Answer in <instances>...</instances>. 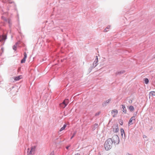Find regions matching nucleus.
Returning a JSON list of instances; mask_svg holds the SVG:
<instances>
[{
  "mask_svg": "<svg viewBox=\"0 0 155 155\" xmlns=\"http://www.w3.org/2000/svg\"><path fill=\"white\" fill-rule=\"evenodd\" d=\"M74 155H80V154L79 153H77L75 154Z\"/></svg>",
  "mask_w": 155,
  "mask_h": 155,
  "instance_id": "nucleus-33",
  "label": "nucleus"
},
{
  "mask_svg": "<svg viewBox=\"0 0 155 155\" xmlns=\"http://www.w3.org/2000/svg\"><path fill=\"white\" fill-rule=\"evenodd\" d=\"M9 3H12V2H9Z\"/></svg>",
  "mask_w": 155,
  "mask_h": 155,
  "instance_id": "nucleus-37",
  "label": "nucleus"
},
{
  "mask_svg": "<svg viewBox=\"0 0 155 155\" xmlns=\"http://www.w3.org/2000/svg\"><path fill=\"white\" fill-rule=\"evenodd\" d=\"M99 155H101L100 154V153H99Z\"/></svg>",
  "mask_w": 155,
  "mask_h": 155,
  "instance_id": "nucleus-36",
  "label": "nucleus"
},
{
  "mask_svg": "<svg viewBox=\"0 0 155 155\" xmlns=\"http://www.w3.org/2000/svg\"><path fill=\"white\" fill-rule=\"evenodd\" d=\"M127 155H130V154L128 153Z\"/></svg>",
  "mask_w": 155,
  "mask_h": 155,
  "instance_id": "nucleus-35",
  "label": "nucleus"
},
{
  "mask_svg": "<svg viewBox=\"0 0 155 155\" xmlns=\"http://www.w3.org/2000/svg\"><path fill=\"white\" fill-rule=\"evenodd\" d=\"M154 58H155V56H154Z\"/></svg>",
  "mask_w": 155,
  "mask_h": 155,
  "instance_id": "nucleus-38",
  "label": "nucleus"
},
{
  "mask_svg": "<svg viewBox=\"0 0 155 155\" xmlns=\"http://www.w3.org/2000/svg\"><path fill=\"white\" fill-rule=\"evenodd\" d=\"M29 148H28V154H29V153H28V152H29Z\"/></svg>",
  "mask_w": 155,
  "mask_h": 155,
  "instance_id": "nucleus-31",
  "label": "nucleus"
},
{
  "mask_svg": "<svg viewBox=\"0 0 155 155\" xmlns=\"http://www.w3.org/2000/svg\"><path fill=\"white\" fill-rule=\"evenodd\" d=\"M50 155H54V154L53 153H51V154H50Z\"/></svg>",
  "mask_w": 155,
  "mask_h": 155,
  "instance_id": "nucleus-32",
  "label": "nucleus"
},
{
  "mask_svg": "<svg viewBox=\"0 0 155 155\" xmlns=\"http://www.w3.org/2000/svg\"><path fill=\"white\" fill-rule=\"evenodd\" d=\"M128 102L129 103H131L132 102V101L131 100H130Z\"/></svg>",
  "mask_w": 155,
  "mask_h": 155,
  "instance_id": "nucleus-28",
  "label": "nucleus"
},
{
  "mask_svg": "<svg viewBox=\"0 0 155 155\" xmlns=\"http://www.w3.org/2000/svg\"><path fill=\"white\" fill-rule=\"evenodd\" d=\"M20 41H18L16 43H15V45H16V46H17L19 43H20Z\"/></svg>",
  "mask_w": 155,
  "mask_h": 155,
  "instance_id": "nucleus-27",
  "label": "nucleus"
},
{
  "mask_svg": "<svg viewBox=\"0 0 155 155\" xmlns=\"http://www.w3.org/2000/svg\"><path fill=\"white\" fill-rule=\"evenodd\" d=\"M7 38V36L6 35H0V41H5Z\"/></svg>",
  "mask_w": 155,
  "mask_h": 155,
  "instance_id": "nucleus-10",
  "label": "nucleus"
},
{
  "mask_svg": "<svg viewBox=\"0 0 155 155\" xmlns=\"http://www.w3.org/2000/svg\"><path fill=\"white\" fill-rule=\"evenodd\" d=\"M100 113V112H98L97 113L95 114V115L96 116L98 115H99Z\"/></svg>",
  "mask_w": 155,
  "mask_h": 155,
  "instance_id": "nucleus-26",
  "label": "nucleus"
},
{
  "mask_svg": "<svg viewBox=\"0 0 155 155\" xmlns=\"http://www.w3.org/2000/svg\"><path fill=\"white\" fill-rule=\"evenodd\" d=\"M150 94L152 95L155 96V91H152L150 92Z\"/></svg>",
  "mask_w": 155,
  "mask_h": 155,
  "instance_id": "nucleus-20",
  "label": "nucleus"
},
{
  "mask_svg": "<svg viewBox=\"0 0 155 155\" xmlns=\"http://www.w3.org/2000/svg\"><path fill=\"white\" fill-rule=\"evenodd\" d=\"M144 82L146 84H148L149 82V81L148 79L147 78H145Z\"/></svg>",
  "mask_w": 155,
  "mask_h": 155,
  "instance_id": "nucleus-18",
  "label": "nucleus"
},
{
  "mask_svg": "<svg viewBox=\"0 0 155 155\" xmlns=\"http://www.w3.org/2000/svg\"><path fill=\"white\" fill-rule=\"evenodd\" d=\"M17 46H16L15 45L13 46V49L15 51H16V48Z\"/></svg>",
  "mask_w": 155,
  "mask_h": 155,
  "instance_id": "nucleus-24",
  "label": "nucleus"
},
{
  "mask_svg": "<svg viewBox=\"0 0 155 155\" xmlns=\"http://www.w3.org/2000/svg\"><path fill=\"white\" fill-rule=\"evenodd\" d=\"M70 145H69V146H68L66 147V148L67 150H68V148H69V147H70Z\"/></svg>",
  "mask_w": 155,
  "mask_h": 155,
  "instance_id": "nucleus-30",
  "label": "nucleus"
},
{
  "mask_svg": "<svg viewBox=\"0 0 155 155\" xmlns=\"http://www.w3.org/2000/svg\"><path fill=\"white\" fill-rule=\"evenodd\" d=\"M8 23L10 24V21H8Z\"/></svg>",
  "mask_w": 155,
  "mask_h": 155,
  "instance_id": "nucleus-34",
  "label": "nucleus"
},
{
  "mask_svg": "<svg viewBox=\"0 0 155 155\" xmlns=\"http://www.w3.org/2000/svg\"><path fill=\"white\" fill-rule=\"evenodd\" d=\"M112 142L115 145L118 144L120 142V139L118 136L116 135H114L112 137Z\"/></svg>",
  "mask_w": 155,
  "mask_h": 155,
  "instance_id": "nucleus-2",
  "label": "nucleus"
},
{
  "mask_svg": "<svg viewBox=\"0 0 155 155\" xmlns=\"http://www.w3.org/2000/svg\"><path fill=\"white\" fill-rule=\"evenodd\" d=\"M69 103V100L68 99H66L64 100L63 102L60 104V106L63 108H65L68 104Z\"/></svg>",
  "mask_w": 155,
  "mask_h": 155,
  "instance_id": "nucleus-3",
  "label": "nucleus"
},
{
  "mask_svg": "<svg viewBox=\"0 0 155 155\" xmlns=\"http://www.w3.org/2000/svg\"><path fill=\"white\" fill-rule=\"evenodd\" d=\"M120 131H121V135L122 137H123V134H124V135L125 136V132H124V129L122 128H121L120 130Z\"/></svg>",
  "mask_w": 155,
  "mask_h": 155,
  "instance_id": "nucleus-15",
  "label": "nucleus"
},
{
  "mask_svg": "<svg viewBox=\"0 0 155 155\" xmlns=\"http://www.w3.org/2000/svg\"><path fill=\"white\" fill-rule=\"evenodd\" d=\"M66 126H67L66 124H64L63 126L59 130V131L61 132V131H62L63 130H64L65 129V128H66Z\"/></svg>",
  "mask_w": 155,
  "mask_h": 155,
  "instance_id": "nucleus-14",
  "label": "nucleus"
},
{
  "mask_svg": "<svg viewBox=\"0 0 155 155\" xmlns=\"http://www.w3.org/2000/svg\"><path fill=\"white\" fill-rule=\"evenodd\" d=\"M110 26H108L106 28H105L104 29V31L105 32L107 31H108V30H107V29L110 28Z\"/></svg>",
  "mask_w": 155,
  "mask_h": 155,
  "instance_id": "nucleus-19",
  "label": "nucleus"
},
{
  "mask_svg": "<svg viewBox=\"0 0 155 155\" xmlns=\"http://www.w3.org/2000/svg\"><path fill=\"white\" fill-rule=\"evenodd\" d=\"M129 109L131 111H132L134 110V107L131 105L129 107Z\"/></svg>",
  "mask_w": 155,
  "mask_h": 155,
  "instance_id": "nucleus-16",
  "label": "nucleus"
},
{
  "mask_svg": "<svg viewBox=\"0 0 155 155\" xmlns=\"http://www.w3.org/2000/svg\"><path fill=\"white\" fill-rule=\"evenodd\" d=\"M111 101V99L110 98L108 99L106 101H104V103H103L102 105L103 107H105L109 103L110 101Z\"/></svg>",
  "mask_w": 155,
  "mask_h": 155,
  "instance_id": "nucleus-9",
  "label": "nucleus"
},
{
  "mask_svg": "<svg viewBox=\"0 0 155 155\" xmlns=\"http://www.w3.org/2000/svg\"><path fill=\"white\" fill-rule=\"evenodd\" d=\"M113 130L114 132H117L119 130L117 124L113 126Z\"/></svg>",
  "mask_w": 155,
  "mask_h": 155,
  "instance_id": "nucleus-8",
  "label": "nucleus"
},
{
  "mask_svg": "<svg viewBox=\"0 0 155 155\" xmlns=\"http://www.w3.org/2000/svg\"><path fill=\"white\" fill-rule=\"evenodd\" d=\"M134 120H135V116L132 117L130 119L129 121L128 122V126H130L131 125H132L133 124V123L132 122Z\"/></svg>",
  "mask_w": 155,
  "mask_h": 155,
  "instance_id": "nucleus-7",
  "label": "nucleus"
},
{
  "mask_svg": "<svg viewBox=\"0 0 155 155\" xmlns=\"http://www.w3.org/2000/svg\"><path fill=\"white\" fill-rule=\"evenodd\" d=\"M125 72V71L124 70L121 71H119L117 72L115 74L116 75L120 74H122L124 73Z\"/></svg>",
  "mask_w": 155,
  "mask_h": 155,
  "instance_id": "nucleus-13",
  "label": "nucleus"
},
{
  "mask_svg": "<svg viewBox=\"0 0 155 155\" xmlns=\"http://www.w3.org/2000/svg\"><path fill=\"white\" fill-rule=\"evenodd\" d=\"M36 146H34V147H31V150L29 153V155H32L34 154V152L36 149Z\"/></svg>",
  "mask_w": 155,
  "mask_h": 155,
  "instance_id": "nucleus-5",
  "label": "nucleus"
},
{
  "mask_svg": "<svg viewBox=\"0 0 155 155\" xmlns=\"http://www.w3.org/2000/svg\"><path fill=\"white\" fill-rule=\"evenodd\" d=\"M119 122L120 125H123V120L120 119V120L119 121Z\"/></svg>",
  "mask_w": 155,
  "mask_h": 155,
  "instance_id": "nucleus-22",
  "label": "nucleus"
},
{
  "mask_svg": "<svg viewBox=\"0 0 155 155\" xmlns=\"http://www.w3.org/2000/svg\"><path fill=\"white\" fill-rule=\"evenodd\" d=\"M98 127V124H95L94 126V127H93V129L94 130H95Z\"/></svg>",
  "mask_w": 155,
  "mask_h": 155,
  "instance_id": "nucleus-17",
  "label": "nucleus"
},
{
  "mask_svg": "<svg viewBox=\"0 0 155 155\" xmlns=\"http://www.w3.org/2000/svg\"><path fill=\"white\" fill-rule=\"evenodd\" d=\"M112 141V139L109 138L105 141L104 146L106 150H109L112 148L113 143Z\"/></svg>",
  "mask_w": 155,
  "mask_h": 155,
  "instance_id": "nucleus-1",
  "label": "nucleus"
},
{
  "mask_svg": "<svg viewBox=\"0 0 155 155\" xmlns=\"http://www.w3.org/2000/svg\"><path fill=\"white\" fill-rule=\"evenodd\" d=\"M25 60L26 59L23 58L21 60V63H24L25 62Z\"/></svg>",
  "mask_w": 155,
  "mask_h": 155,
  "instance_id": "nucleus-21",
  "label": "nucleus"
},
{
  "mask_svg": "<svg viewBox=\"0 0 155 155\" xmlns=\"http://www.w3.org/2000/svg\"><path fill=\"white\" fill-rule=\"evenodd\" d=\"M96 58L93 64V66L91 68V70L92 69L94 68L97 65L98 62V57L97 56H96Z\"/></svg>",
  "mask_w": 155,
  "mask_h": 155,
  "instance_id": "nucleus-4",
  "label": "nucleus"
},
{
  "mask_svg": "<svg viewBox=\"0 0 155 155\" xmlns=\"http://www.w3.org/2000/svg\"><path fill=\"white\" fill-rule=\"evenodd\" d=\"M137 114V112H136V113H135L134 114V116H135V117L136 116Z\"/></svg>",
  "mask_w": 155,
  "mask_h": 155,
  "instance_id": "nucleus-29",
  "label": "nucleus"
},
{
  "mask_svg": "<svg viewBox=\"0 0 155 155\" xmlns=\"http://www.w3.org/2000/svg\"><path fill=\"white\" fill-rule=\"evenodd\" d=\"M22 78V76L21 75L18 76L17 77H14V80L15 81H17L19 80Z\"/></svg>",
  "mask_w": 155,
  "mask_h": 155,
  "instance_id": "nucleus-12",
  "label": "nucleus"
},
{
  "mask_svg": "<svg viewBox=\"0 0 155 155\" xmlns=\"http://www.w3.org/2000/svg\"><path fill=\"white\" fill-rule=\"evenodd\" d=\"M122 108H123V112L125 114L127 113V110L125 107V106L124 105H122Z\"/></svg>",
  "mask_w": 155,
  "mask_h": 155,
  "instance_id": "nucleus-11",
  "label": "nucleus"
},
{
  "mask_svg": "<svg viewBox=\"0 0 155 155\" xmlns=\"http://www.w3.org/2000/svg\"><path fill=\"white\" fill-rule=\"evenodd\" d=\"M76 133V132H74L73 134V135L72 136V137H71V139L75 136Z\"/></svg>",
  "mask_w": 155,
  "mask_h": 155,
  "instance_id": "nucleus-25",
  "label": "nucleus"
},
{
  "mask_svg": "<svg viewBox=\"0 0 155 155\" xmlns=\"http://www.w3.org/2000/svg\"><path fill=\"white\" fill-rule=\"evenodd\" d=\"M24 58H25V59H26V58H27V54H26L25 52H24Z\"/></svg>",
  "mask_w": 155,
  "mask_h": 155,
  "instance_id": "nucleus-23",
  "label": "nucleus"
},
{
  "mask_svg": "<svg viewBox=\"0 0 155 155\" xmlns=\"http://www.w3.org/2000/svg\"><path fill=\"white\" fill-rule=\"evenodd\" d=\"M111 113L112 116L115 117L118 113V110L116 109L113 110L111 111Z\"/></svg>",
  "mask_w": 155,
  "mask_h": 155,
  "instance_id": "nucleus-6",
  "label": "nucleus"
}]
</instances>
